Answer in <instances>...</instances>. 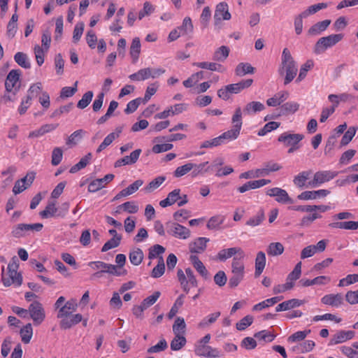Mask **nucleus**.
Returning <instances> with one entry per match:
<instances>
[{
  "label": "nucleus",
  "instance_id": "1",
  "mask_svg": "<svg viewBox=\"0 0 358 358\" xmlns=\"http://www.w3.org/2000/svg\"><path fill=\"white\" fill-rule=\"evenodd\" d=\"M278 74L284 76V85L290 83L296 77L298 68L288 48L283 49L281 56V63L278 69Z\"/></svg>",
  "mask_w": 358,
  "mask_h": 358
},
{
  "label": "nucleus",
  "instance_id": "2",
  "mask_svg": "<svg viewBox=\"0 0 358 358\" xmlns=\"http://www.w3.org/2000/svg\"><path fill=\"white\" fill-rule=\"evenodd\" d=\"M19 268V261L16 256L12 257L8 265V278H6L2 274V282L4 286L8 287L12 283L16 284L17 286H20L22 283V276L20 273H17Z\"/></svg>",
  "mask_w": 358,
  "mask_h": 358
},
{
  "label": "nucleus",
  "instance_id": "3",
  "mask_svg": "<svg viewBox=\"0 0 358 358\" xmlns=\"http://www.w3.org/2000/svg\"><path fill=\"white\" fill-rule=\"evenodd\" d=\"M231 273L229 280V286L231 288L236 287L243 280L245 276V266L242 260L234 257L231 262Z\"/></svg>",
  "mask_w": 358,
  "mask_h": 358
},
{
  "label": "nucleus",
  "instance_id": "4",
  "mask_svg": "<svg viewBox=\"0 0 358 358\" xmlns=\"http://www.w3.org/2000/svg\"><path fill=\"white\" fill-rule=\"evenodd\" d=\"M303 138L304 135L301 134L284 132L278 136V141L282 143L285 147H289L287 152L291 154L300 148L299 143Z\"/></svg>",
  "mask_w": 358,
  "mask_h": 358
},
{
  "label": "nucleus",
  "instance_id": "5",
  "mask_svg": "<svg viewBox=\"0 0 358 358\" xmlns=\"http://www.w3.org/2000/svg\"><path fill=\"white\" fill-rule=\"evenodd\" d=\"M343 37V34H335L320 38L315 45V52L316 54L324 52L327 49L340 42Z\"/></svg>",
  "mask_w": 358,
  "mask_h": 358
},
{
  "label": "nucleus",
  "instance_id": "6",
  "mask_svg": "<svg viewBox=\"0 0 358 358\" xmlns=\"http://www.w3.org/2000/svg\"><path fill=\"white\" fill-rule=\"evenodd\" d=\"M43 227L41 223L18 224L14 226L11 231L13 237L20 238L27 236L29 231H41Z\"/></svg>",
  "mask_w": 358,
  "mask_h": 358
},
{
  "label": "nucleus",
  "instance_id": "7",
  "mask_svg": "<svg viewBox=\"0 0 358 358\" xmlns=\"http://www.w3.org/2000/svg\"><path fill=\"white\" fill-rule=\"evenodd\" d=\"M166 228L167 233L176 238L187 239L190 236L189 229L178 223L168 222Z\"/></svg>",
  "mask_w": 358,
  "mask_h": 358
},
{
  "label": "nucleus",
  "instance_id": "8",
  "mask_svg": "<svg viewBox=\"0 0 358 358\" xmlns=\"http://www.w3.org/2000/svg\"><path fill=\"white\" fill-rule=\"evenodd\" d=\"M28 313L35 325L41 324L45 317L42 304L37 301H34L29 305Z\"/></svg>",
  "mask_w": 358,
  "mask_h": 358
},
{
  "label": "nucleus",
  "instance_id": "9",
  "mask_svg": "<svg viewBox=\"0 0 358 358\" xmlns=\"http://www.w3.org/2000/svg\"><path fill=\"white\" fill-rule=\"evenodd\" d=\"M231 14L229 12L228 5L225 2H221L216 6L214 14V24L218 29L220 28L221 20H229Z\"/></svg>",
  "mask_w": 358,
  "mask_h": 358
},
{
  "label": "nucleus",
  "instance_id": "10",
  "mask_svg": "<svg viewBox=\"0 0 358 358\" xmlns=\"http://www.w3.org/2000/svg\"><path fill=\"white\" fill-rule=\"evenodd\" d=\"M266 195L275 197V201L280 203H293L294 201L289 197L288 193L283 189L273 187L269 189L266 192Z\"/></svg>",
  "mask_w": 358,
  "mask_h": 358
},
{
  "label": "nucleus",
  "instance_id": "11",
  "mask_svg": "<svg viewBox=\"0 0 358 358\" xmlns=\"http://www.w3.org/2000/svg\"><path fill=\"white\" fill-rule=\"evenodd\" d=\"M338 172L331 171H317L315 173L313 180L309 182V185L312 187H316L317 185L322 184L325 182H328L336 176H337Z\"/></svg>",
  "mask_w": 358,
  "mask_h": 358
},
{
  "label": "nucleus",
  "instance_id": "12",
  "mask_svg": "<svg viewBox=\"0 0 358 358\" xmlns=\"http://www.w3.org/2000/svg\"><path fill=\"white\" fill-rule=\"evenodd\" d=\"M20 76V70H11L6 77L5 87L7 92H11L14 89V94L18 90L20 85L17 87Z\"/></svg>",
  "mask_w": 358,
  "mask_h": 358
},
{
  "label": "nucleus",
  "instance_id": "13",
  "mask_svg": "<svg viewBox=\"0 0 358 358\" xmlns=\"http://www.w3.org/2000/svg\"><path fill=\"white\" fill-rule=\"evenodd\" d=\"M235 255H238L240 259H243L244 257V252L241 248H230L228 249L221 250L216 256V259L220 262H225L227 259L231 258Z\"/></svg>",
  "mask_w": 358,
  "mask_h": 358
},
{
  "label": "nucleus",
  "instance_id": "14",
  "mask_svg": "<svg viewBox=\"0 0 358 358\" xmlns=\"http://www.w3.org/2000/svg\"><path fill=\"white\" fill-rule=\"evenodd\" d=\"M61 321L59 327L62 329H69L83 320V315L80 313L71 314L69 316L59 317Z\"/></svg>",
  "mask_w": 358,
  "mask_h": 358
},
{
  "label": "nucleus",
  "instance_id": "15",
  "mask_svg": "<svg viewBox=\"0 0 358 358\" xmlns=\"http://www.w3.org/2000/svg\"><path fill=\"white\" fill-rule=\"evenodd\" d=\"M115 178V176L112 173H109L106 175L103 178L96 179L92 180L88 186V191L90 192H96L103 187H105L106 184L112 181Z\"/></svg>",
  "mask_w": 358,
  "mask_h": 358
},
{
  "label": "nucleus",
  "instance_id": "16",
  "mask_svg": "<svg viewBox=\"0 0 358 358\" xmlns=\"http://www.w3.org/2000/svg\"><path fill=\"white\" fill-rule=\"evenodd\" d=\"M78 306L77 300L76 299H71L59 308L57 313V317L59 318L69 316L73 312L76 311Z\"/></svg>",
  "mask_w": 358,
  "mask_h": 358
},
{
  "label": "nucleus",
  "instance_id": "17",
  "mask_svg": "<svg viewBox=\"0 0 358 358\" xmlns=\"http://www.w3.org/2000/svg\"><path fill=\"white\" fill-rule=\"evenodd\" d=\"M270 182H271V180H267V179L250 180V181L246 182L242 186L238 187L237 189L240 193H244L250 189H255L262 187L267 184H269Z\"/></svg>",
  "mask_w": 358,
  "mask_h": 358
},
{
  "label": "nucleus",
  "instance_id": "18",
  "mask_svg": "<svg viewBox=\"0 0 358 358\" xmlns=\"http://www.w3.org/2000/svg\"><path fill=\"white\" fill-rule=\"evenodd\" d=\"M355 335V332L354 331H339L331 338L329 345H332L343 343L348 340L353 338Z\"/></svg>",
  "mask_w": 358,
  "mask_h": 358
},
{
  "label": "nucleus",
  "instance_id": "19",
  "mask_svg": "<svg viewBox=\"0 0 358 358\" xmlns=\"http://www.w3.org/2000/svg\"><path fill=\"white\" fill-rule=\"evenodd\" d=\"M196 354L206 357L218 358L221 357L220 352L217 348H213L210 345H200L196 348Z\"/></svg>",
  "mask_w": 358,
  "mask_h": 358
},
{
  "label": "nucleus",
  "instance_id": "20",
  "mask_svg": "<svg viewBox=\"0 0 358 358\" xmlns=\"http://www.w3.org/2000/svg\"><path fill=\"white\" fill-rule=\"evenodd\" d=\"M321 301L325 305L331 306L334 307H338L343 303V297L342 294L338 293L336 294H330L324 295Z\"/></svg>",
  "mask_w": 358,
  "mask_h": 358
},
{
  "label": "nucleus",
  "instance_id": "21",
  "mask_svg": "<svg viewBox=\"0 0 358 358\" xmlns=\"http://www.w3.org/2000/svg\"><path fill=\"white\" fill-rule=\"evenodd\" d=\"M330 192L327 189H319L317 191H305L297 196L300 200L315 199L327 196Z\"/></svg>",
  "mask_w": 358,
  "mask_h": 358
},
{
  "label": "nucleus",
  "instance_id": "22",
  "mask_svg": "<svg viewBox=\"0 0 358 358\" xmlns=\"http://www.w3.org/2000/svg\"><path fill=\"white\" fill-rule=\"evenodd\" d=\"M209 239L204 237L198 238L194 242L189 244V250L192 253H201L206 248V243Z\"/></svg>",
  "mask_w": 358,
  "mask_h": 358
},
{
  "label": "nucleus",
  "instance_id": "23",
  "mask_svg": "<svg viewBox=\"0 0 358 358\" xmlns=\"http://www.w3.org/2000/svg\"><path fill=\"white\" fill-rule=\"evenodd\" d=\"M329 227L333 229L357 230L358 229V221L335 222L329 224Z\"/></svg>",
  "mask_w": 358,
  "mask_h": 358
},
{
  "label": "nucleus",
  "instance_id": "24",
  "mask_svg": "<svg viewBox=\"0 0 358 358\" xmlns=\"http://www.w3.org/2000/svg\"><path fill=\"white\" fill-rule=\"evenodd\" d=\"M331 24L330 20H324L313 24L308 31L310 36H316L325 31Z\"/></svg>",
  "mask_w": 358,
  "mask_h": 358
},
{
  "label": "nucleus",
  "instance_id": "25",
  "mask_svg": "<svg viewBox=\"0 0 358 358\" xmlns=\"http://www.w3.org/2000/svg\"><path fill=\"white\" fill-rule=\"evenodd\" d=\"M288 96L289 93L287 92H280L275 94L273 97L268 99L266 103L268 106H281V104L288 98Z\"/></svg>",
  "mask_w": 358,
  "mask_h": 358
},
{
  "label": "nucleus",
  "instance_id": "26",
  "mask_svg": "<svg viewBox=\"0 0 358 358\" xmlns=\"http://www.w3.org/2000/svg\"><path fill=\"white\" fill-rule=\"evenodd\" d=\"M190 261L194 268L199 273V274L203 278L207 279L208 277V271L199 257L196 255H191Z\"/></svg>",
  "mask_w": 358,
  "mask_h": 358
},
{
  "label": "nucleus",
  "instance_id": "27",
  "mask_svg": "<svg viewBox=\"0 0 358 358\" xmlns=\"http://www.w3.org/2000/svg\"><path fill=\"white\" fill-rule=\"evenodd\" d=\"M266 266V256L264 252L260 251L257 253L255 259V278L259 277L263 272Z\"/></svg>",
  "mask_w": 358,
  "mask_h": 358
},
{
  "label": "nucleus",
  "instance_id": "28",
  "mask_svg": "<svg viewBox=\"0 0 358 358\" xmlns=\"http://www.w3.org/2000/svg\"><path fill=\"white\" fill-rule=\"evenodd\" d=\"M282 299H283V296H274V297L266 299L257 304H255L252 307V310L260 311V310H263L264 308H268V307L275 304L278 301H281Z\"/></svg>",
  "mask_w": 358,
  "mask_h": 358
},
{
  "label": "nucleus",
  "instance_id": "29",
  "mask_svg": "<svg viewBox=\"0 0 358 358\" xmlns=\"http://www.w3.org/2000/svg\"><path fill=\"white\" fill-rule=\"evenodd\" d=\"M194 65L203 69H208L212 71L224 72L225 69L220 64L217 62H196L194 63Z\"/></svg>",
  "mask_w": 358,
  "mask_h": 358
},
{
  "label": "nucleus",
  "instance_id": "30",
  "mask_svg": "<svg viewBox=\"0 0 358 358\" xmlns=\"http://www.w3.org/2000/svg\"><path fill=\"white\" fill-rule=\"evenodd\" d=\"M265 109V106L259 101H251L246 104L243 113L246 115H252Z\"/></svg>",
  "mask_w": 358,
  "mask_h": 358
},
{
  "label": "nucleus",
  "instance_id": "31",
  "mask_svg": "<svg viewBox=\"0 0 358 358\" xmlns=\"http://www.w3.org/2000/svg\"><path fill=\"white\" fill-rule=\"evenodd\" d=\"M299 104L296 102L289 101L281 105L278 115H287L293 114L299 110Z\"/></svg>",
  "mask_w": 358,
  "mask_h": 358
},
{
  "label": "nucleus",
  "instance_id": "32",
  "mask_svg": "<svg viewBox=\"0 0 358 358\" xmlns=\"http://www.w3.org/2000/svg\"><path fill=\"white\" fill-rule=\"evenodd\" d=\"M140 52L141 41L139 38L136 37L132 40L129 51L130 55L132 58V63L135 64L137 62L139 57Z\"/></svg>",
  "mask_w": 358,
  "mask_h": 358
},
{
  "label": "nucleus",
  "instance_id": "33",
  "mask_svg": "<svg viewBox=\"0 0 358 358\" xmlns=\"http://www.w3.org/2000/svg\"><path fill=\"white\" fill-rule=\"evenodd\" d=\"M230 50L227 46L222 45L217 48L213 55V60L218 62H223L228 57Z\"/></svg>",
  "mask_w": 358,
  "mask_h": 358
},
{
  "label": "nucleus",
  "instance_id": "34",
  "mask_svg": "<svg viewBox=\"0 0 358 358\" xmlns=\"http://www.w3.org/2000/svg\"><path fill=\"white\" fill-rule=\"evenodd\" d=\"M325 280L329 282L330 281V278L324 275H320L313 278V280L301 279L299 280V283L302 287H308L313 285H324L326 283L324 282Z\"/></svg>",
  "mask_w": 358,
  "mask_h": 358
},
{
  "label": "nucleus",
  "instance_id": "35",
  "mask_svg": "<svg viewBox=\"0 0 358 358\" xmlns=\"http://www.w3.org/2000/svg\"><path fill=\"white\" fill-rule=\"evenodd\" d=\"M311 173V171H305L299 173L294 178V184L299 188H303L306 185V180L310 178Z\"/></svg>",
  "mask_w": 358,
  "mask_h": 358
},
{
  "label": "nucleus",
  "instance_id": "36",
  "mask_svg": "<svg viewBox=\"0 0 358 358\" xmlns=\"http://www.w3.org/2000/svg\"><path fill=\"white\" fill-rule=\"evenodd\" d=\"M255 69L249 63L241 62L238 64L235 69L236 75L238 76H243L245 74H252L255 73Z\"/></svg>",
  "mask_w": 358,
  "mask_h": 358
},
{
  "label": "nucleus",
  "instance_id": "37",
  "mask_svg": "<svg viewBox=\"0 0 358 358\" xmlns=\"http://www.w3.org/2000/svg\"><path fill=\"white\" fill-rule=\"evenodd\" d=\"M55 201H51L48 203L45 209L40 212V215L42 218H48L52 217H57L58 208L55 206Z\"/></svg>",
  "mask_w": 358,
  "mask_h": 358
},
{
  "label": "nucleus",
  "instance_id": "38",
  "mask_svg": "<svg viewBox=\"0 0 358 358\" xmlns=\"http://www.w3.org/2000/svg\"><path fill=\"white\" fill-rule=\"evenodd\" d=\"M241 131L232 127L231 129L228 130L227 131H224L223 134H222L220 136L222 142L223 144L227 143V142H229L233 140H236L239 134Z\"/></svg>",
  "mask_w": 358,
  "mask_h": 358
},
{
  "label": "nucleus",
  "instance_id": "39",
  "mask_svg": "<svg viewBox=\"0 0 358 358\" xmlns=\"http://www.w3.org/2000/svg\"><path fill=\"white\" fill-rule=\"evenodd\" d=\"M150 68H145L140 69L136 73L131 74L129 78L131 80L140 81L144 80L150 78Z\"/></svg>",
  "mask_w": 358,
  "mask_h": 358
},
{
  "label": "nucleus",
  "instance_id": "40",
  "mask_svg": "<svg viewBox=\"0 0 358 358\" xmlns=\"http://www.w3.org/2000/svg\"><path fill=\"white\" fill-rule=\"evenodd\" d=\"M143 257V252L140 248L131 251L129 255L130 262L134 266H138L142 262Z\"/></svg>",
  "mask_w": 358,
  "mask_h": 358
},
{
  "label": "nucleus",
  "instance_id": "41",
  "mask_svg": "<svg viewBox=\"0 0 358 358\" xmlns=\"http://www.w3.org/2000/svg\"><path fill=\"white\" fill-rule=\"evenodd\" d=\"M267 254L271 256H278L283 253L284 246L281 243H271L267 248Z\"/></svg>",
  "mask_w": 358,
  "mask_h": 358
},
{
  "label": "nucleus",
  "instance_id": "42",
  "mask_svg": "<svg viewBox=\"0 0 358 358\" xmlns=\"http://www.w3.org/2000/svg\"><path fill=\"white\" fill-rule=\"evenodd\" d=\"M165 271V264L162 256H159L158 259V263L152 271L151 276L154 278H158L161 277Z\"/></svg>",
  "mask_w": 358,
  "mask_h": 358
},
{
  "label": "nucleus",
  "instance_id": "43",
  "mask_svg": "<svg viewBox=\"0 0 358 358\" xmlns=\"http://www.w3.org/2000/svg\"><path fill=\"white\" fill-rule=\"evenodd\" d=\"M186 338L182 335L175 334L174 338L171 342V349L174 351L180 350L186 344Z\"/></svg>",
  "mask_w": 358,
  "mask_h": 358
},
{
  "label": "nucleus",
  "instance_id": "44",
  "mask_svg": "<svg viewBox=\"0 0 358 358\" xmlns=\"http://www.w3.org/2000/svg\"><path fill=\"white\" fill-rule=\"evenodd\" d=\"M14 59L15 62L22 68L29 69L31 67V64L28 61L27 55L24 52H17L14 56Z\"/></svg>",
  "mask_w": 358,
  "mask_h": 358
},
{
  "label": "nucleus",
  "instance_id": "45",
  "mask_svg": "<svg viewBox=\"0 0 358 358\" xmlns=\"http://www.w3.org/2000/svg\"><path fill=\"white\" fill-rule=\"evenodd\" d=\"M32 334H33V329H32L31 324L30 323L26 324L20 330L22 341L25 344H27L30 342V340L32 337Z\"/></svg>",
  "mask_w": 358,
  "mask_h": 358
},
{
  "label": "nucleus",
  "instance_id": "46",
  "mask_svg": "<svg viewBox=\"0 0 358 358\" xmlns=\"http://www.w3.org/2000/svg\"><path fill=\"white\" fill-rule=\"evenodd\" d=\"M265 219V215L263 209H260L257 215L250 217L247 222L246 224L250 227H256L259 225Z\"/></svg>",
  "mask_w": 358,
  "mask_h": 358
},
{
  "label": "nucleus",
  "instance_id": "47",
  "mask_svg": "<svg viewBox=\"0 0 358 358\" xmlns=\"http://www.w3.org/2000/svg\"><path fill=\"white\" fill-rule=\"evenodd\" d=\"M231 123L233 124V127L241 131L243 124L242 110L241 107L236 108L234 114L231 117Z\"/></svg>",
  "mask_w": 358,
  "mask_h": 358
},
{
  "label": "nucleus",
  "instance_id": "48",
  "mask_svg": "<svg viewBox=\"0 0 358 358\" xmlns=\"http://www.w3.org/2000/svg\"><path fill=\"white\" fill-rule=\"evenodd\" d=\"M185 328L186 324L185 322L184 318L178 317L173 325V331L174 334L180 335V334H184Z\"/></svg>",
  "mask_w": 358,
  "mask_h": 358
},
{
  "label": "nucleus",
  "instance_id": "49",
  "mask_svg": "<svg viewBox=\"0 0 358 358\" xmlns=\"http://www.w3.org/2000/svg\"><path fill=\"white\" fill-rule=\"evenodd\" d=\"M178 29L182 33V35L191 34L193 31V24L189 17H185L180 27Z\"/></svg>",
  "mask_w": 358,
  "mask_h": 358
},
{
  "label": "nucleus",
  "instance_id": "50",
  "mask_svg": "<svg viewBox=\"0 0 358 358\" xmlns=\"http://www.w3.org/2000/svg\"><path fill=\"white\" fill-rule=\"evenodd\" d=\"M314 66V62L313 60H307L300 69L299 74L298 78H296V82H301L303 80L306 76L307 72L310 70Z\"/></svg>",
  "mask_w": 358,
  "mask_h": 358
},
{
  "label": "nucleus",
  "instance_id": "51",
  "mask_svg": "<svg viewBox=\"0 0 358 358\" xmlns=\"http://www.w3.org/2000/svg\"><path fill=\"white\" fill-rule=\"evenodd\" d=\"M117 106H118V103L116 101H110L106 113L104 115L101 116L97 120V124H103L104 122H106L108 120V118L112 115L113 113L117 108Z\"/></svg>",
  "mask_w": 358,
  "mask_h": 358
},
{
  "label": "nucleus",
  "instance_id": "52",
  "mask_svg": "<svg viewBox=\"0 0 358 358\" xmlns=\"http://www.w3.org/2000/svg\"><path fill=\"white\" fill-rule=\"evenodd\" d=\"M357 130L356 127H350L344 134L341 141V145H347L353 138Z\"/></svg>",
  "mask_w": 358,
  "mask_h": 358
},
{
  "label": "nucleus",
  "instance_id": "53",
  "mask_svg": "<svg viewBox=\"0 0 358 358\" xmlns=\"http://www.w3.org/2000/svg\"><path fill=\"white\" fill-rule=\"evenodd\" d=\"M84 133L83 130L78 129L73 133H72L70 136L68 138L66 143L69 146H73L77 145V143L81 141L83 138V134Z\"/></svg>",
  "mask_w": 358,
  "mask_h": 358
},
{
  "label": "nucleus",
  "instance_id": "54",
  "mask_svg": "<svg viewBox=\"0 0 358 358\" xmlns=\"http://www.w3.org/2000/svg\"><path fill=\"white\" fill-rule=\"evenodd\" d=\"M118 208L122 209L123 211L127 212L131 214L136 213L138 211V206L136 201H127L120 206Z\"/></svg>",
  "mask_w": 358,
  "mask_h": 358
},
{
  "label": "nucleus",
  "instance_id": "55",
  "mask_svg": "<svg viewBox=\"0 0 358 358\" xmlns=\"http://www.w3.org/2000/svg\"><path fill=\"white\" fill-rule=\"evenodd\" d=\"M92 97L93 92L87 91L83 95L82 99L78 101L77 103V107L80 109L85 108L92 101Z\"/></svg>",
  "mask_w": 358,
  "mask_h": 358
},
{
  "label": "nucleus",
  "instance_id": "56",
  "mask_svg": "<svg viewBox=\"0 0 358 358\" xmlns=\"http://www.w3.org/2000/svg\"><path fill=\"white\" fill-rule=\"evenodd\" d=\"M220 316V312H219V311L208 315L207 317H204L199 322V327L204 328L205 327L214 323Z\"/></svg>",
  "mask_w": 358,
  "mask_h": 358
},
{
  "label": "nucleus",
  "instance_id": "57",
  "mask_svg": "<svg viewBox=\"0 0 358 358\" xmlns=\"http://www.w3.org/2000/svg\"><path fill=\"white\" fill-rule=\"evenodd\" d=\"M280 125V122H269L266 123L262 129H261L258 131V136H265L267 133L271 132L276 129H278Z\"/></svg>",
  "mask_w": 358,
  "mask_h": 358
},
{
  "label": "nucleus",
  "instance_id": "58",
  "mask_svg": "<svg viewBox=\"0 0 358 358\" xmlns=\"http://www.w3.org/2000/svg\"><path fill=\"white\" fill-rule=\"evenodd\" d=\"M194 165H192V163H187L182 166H178L174 171L173 175L176 178H180L185 174H187L188 172H189L191 170L193 169Z\"/></svg>",
  "mask_w": 358,
  "mask_h": 358
},
{
  "label": "nucleus",
  "instance_id": "59",
  "mask_svg": "<svg viewBox=\"0 0 358 358\" xmlns=\"http://www.w3.org/2000/svg\"><path fill=\"white\" fill-rule=\"evenodd\" d=\"M211 17V11L208 6L205 7L203 9L200 17V23L203 29L206 28L208 26L210 19Z\"/></svg>",
  "mask_w": 358,
  "mask_h": 358
},
{
  "label": "nucleus",
  "instance_id": "60",
  "mask_svg": "<svg viewBox=\"0 0 358 358\" xmlns=\"http://www.w3.org/2000/svg\"><path fill=\"white\" fill-rule=\"evenodd\" d=\"M253 320V316L250 315H246L236 323V329L239 331L245 330L247 327L252 324Z\"/></svg>",
  "mask_w": 358,
  "mask_h": 358
},
{
  "label": "nucleus",
  "instance_id": "61",
  "mask_svg": "<svg viewBox=\"0 0 358 358\" xmlns=\"http://www.w3.org/2000/svg\"><path fill=\"white\" fill-rule=\"evenodd\" d=\"M161 293L159 291L155 292L152 295L144 299L141 302V304L144 308L147 309L157 301Z\"/></svg>",
  "mask_w": 358,
  "mask_h": 358
},
{
  "label": "nucleus",
  "instance_id": "62",
  "mask_svg": "<svg viewBox=\"0 0 358 358\" xmlns=\"http://www.w3.org/2000/svg\"><path fill=\"white\" fill-rule=\"evenodd\" d=\"M168 348L167 343L165 339H162L157 344L149 348L147 350L148 353H157L165 350Z\"/></svg>",
  "mask_w": 358,
  "mask_h": 358
},
{
  "label": "nucleus",
  "instance_id": "63",
  "mask_svg": "<svg viewBox=\"0 0 358 358\" xmlns=\"http://www.w3.org/2000/svg\"><path fill=\"white\" fill-rule=\"evenodd\" d=\"M63 150L60 148H55L52 152L51 163L53 166H57L62 161Z\"/></svg>",
  "mask_w": 358,
  "mask_h": 358
},
{
  "label": "nucleus",
  "instance_id": "64",
  "mask_svg": "<svg viewBox=\"0 0 358 358\" xmlns=\"http://www.w3.org/2000/svg\"><path fill=\"white\" fill-rule=\"evenodd\" d=\"M358 282V274H349L345 278L340 280L338 286L344 287Z\"/></svg>",
  "mask_w": 358,
  "mask_h": 358
}]
</instances>
